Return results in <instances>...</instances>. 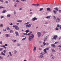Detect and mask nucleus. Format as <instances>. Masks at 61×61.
<instances>
[{"instance_id": "1", "label": "nucleus", "mask_w": 61, "mask_h": 61, "mask_svg": "<svg viewBox=\"0 0 61 61\" xmlns=\"http://www.w3.org/2000/svg\"><path fill=\"white\" fill-rule=\"evenodd\" d=\"M34 35L33 34H31L30 36H29L28 38V40L29 41H31L32 40V39L34 38Z\"/></svg>"}, {"instance_id": "2", "label": "nucleus", "mask_w": 61, "mask_h": 61, "mask_svg": "<svg viewBox=\"0 0 61 61\" xmlns=\"http://www.w3.org/2000/svg\"><path fill=\"white\" fill-rule=\"evenodd\" d=\"M14 27H15V29L16 30H18L19 29V27L18 26H17V25H13V26Z\"/></svg>"}, {"instance_id": "3", "label": "nucleus", "mask_w": 61, "mask_h": 61, "mask_svg": "<svg viewBox=\"0 0 61 61\" xmlns=\"http://www.w3.org/2000/svg\"><path fill=\"white\" fill-rule=\"evenodd\" d=\"M31 25H32V24L31 23L29 24V25H25L26 27V28H27L28 27L29 28V27H31Z\"/></svg>"}, {"instance_id": "4", "label": "nucleus", "mask_w": 61, "mask_h": 61, "mask_svg": "<svg viewBox=\"0 0 61 61\" xmlns=\"http://www.w3.org/2000/svg\"><path fill=\"white\" fill-rule=\"evenodd\" d=\"M37 34L38 37H40L41 35V33L39 32H38L37 33Z\"/></svg>"}, {"instance_id": "5", "label": "nucleus", "mask_w": 61, "mask_h": 61, "mask_svg": "<svg viewBox=\"0 0 61 61\" xmlns=\"http://www.w3.org/2000/svg\"><path fill=\"white\" fill-rule=\"evenodd\" d=\"M56 22L57 23H58L59 22H60V19L59 18H57L56 20Z\"/></svg>"}, {"instance_id": "6", "label": "nucleus", "mask_w": 61, "mask_h": 61, "mask_svg": "<svg viewBox=\"0 0 61 61\" xmlns=\"http://www.w3.org/2000/svg\"><path fill=\"white\" fill-rule=\"evenodd\" d=\"M15 33L16 34V36H19V34H18V32L17 31H15Z\"/></svg>"}, {"instance_id": "7", "label": "nucleus", "mask_w": 61, "mask_h": 61, "mask_svg": "<svg viewBox=\"0 0 61 61\" xmlns=\"http://www.w3.org/2000/svg\"><path fill=\"white\" fill-rule=\"evenodd\" d=\"M37 19V18L35 17L32 18V21H34L36 20Z\"/></svg>"}, {"instance_id": "8", "label": "nucleus", "mask_w": 61, "mask_h": 61, "mask_svg": "<svg viewBox=\"0 0 61 61\" xmlns=\"http://www.w3.org/2000/svg\"><path fill=\"white\" fill-rule=\"evenodd\" d=\"M47 36H46L45 37L44 39V41L45 42L46 41V40L47 39Z\"/></svg>"}, {"instance_id": "9", "label": "nucleus", "mask_w": 61, "mask_h": 61, "mask_svg": "<svg viewBox=\"0 0 61 61\" xmlns=\"http://www.w3.org/2000/svg\"><path fill=\"white\" fill-rule=\"evenodd\" d=\"M51 16H47L46 17V19H50Z\"/></svg>"}, {"instance_id": "10", "label": "nucleus", "mask_w": 61, "mask_h": 61, "mask_svg": "<svg viewBox=\"0 0 61 61\" xmlns=\"http://www.w3.org/2000/svg\"><path fill=\"white\" fill-rule=\"evenodd\" d=\"M57 35L53 37V38L55 40H56V38H57Z\"/></svg>"}, {"instance_id": "11", "label": "nucleus", "mask_w": 61, "mask_h": 61, "mask_svg": "<svg viewBox=\"0 0 61 61\" xmlns=\"http://www.w3.org/2000/svg\"><path fill=\"white\" fill-rule=\"evenodd\" d=\"M5 36H6V37H10V35L8 34H6Z\"/></svg>"}, {"instance_id": "12", "label": "nucleus", "mask_w": 61, "mask_h": 61, "mask_svg": "<svg viewBox=\"0 0 61 61\" xmlns=\"http://www.w3.org/2000/svg\"><path fill=\"white\" fill-rule=\"evenodd\" d=\"M14 53L15 54H16L17 53V50H14Z\"/></svg>"}, {"instance_id": "13", "label": "nucleus", "mask_w": 61, "mask_h": 61, "mask_svg": "<svg viewBox=\"0 0 61 61\" xmlns=\"http://www.w3.org/2000/svg\"><path fill=\"white\" fill-rule=\"evenodd\" d=\"M46 49H45L44 50V51L45 52H44V54H46Z\"/></svg>"}, {"instance_id": "14", "label": "nucleus", "mask_w": 61, "mask_h": 61, "mask_svg": "<svg viewBox=\"0 0 61 61\" xmlns=\"http://www.w3.org/2000/svg\"><path fill=\"white\" fill-rule=\"evenodd\" d=\"M58 46L59 47V50L61 51V46Z\"/></svg>"}, {"instance_id": "15", "label": "nucleus", "mask_w": 61, "mask_h": 61, "mask_svg": "<svg viewBox=\"0 0 61 61\" xmlns=\"http://www.w3.org/2000/svg\"><path fill=\"white\" fill-rule=\"evenodd\" d=\"M17 22H19L20 23H22V20H17Z\"/></svg>"}, {"instance_id": "16", "label": "nucleus", "mask_w": 61, "mask_h": 61, "mask_svg": "<svg viewBox=\"0 0 61 61\" xmlns=\"http://www.w3.org/2000/svg\"><path fill=\"white\" fill-rule=\"evenodd\" d=\"M53 18L54 20H55L56 19V17L55 16H54L53 17Z\"/></svg>"}, {"instance_id": "17", "label": "nucleus", "mask_w": 61, "mask_h": 61, "mask_svg": "<svg viewBox=\"0 0 61 61\" xmlns=\"http://www.w3.org/2000/svg\"><path fill=\"white\" fill-rule=\"evenodd\" d=\"M51 46H52V47H56V46H55V45L54 44H51Z\"/></svg>"}, {"instance_id": "18", "label": "nucleus", "mask_w": 61, "mask_h": 61, "mask_svg": "<svg viewBox=\"0 0 61 61\" xmlns=\"http://www.w3.org/2000/svg\"><path fill=\"white\" fill-rule=\"evenodd\" d=\"M1 54L2 55V56H5V53L2 52H1Z\"/></svg>"}, {"instance_id": "19", "label": "nucleus", "mask_w": 61, "mask_h": 61, "mask_svg": "<svg viewBox=\"0 0 61 61\" xmlns=\"http://www.w3.org/2000/svg\"><path fill=\"white\" fill-rule=\"evenodd\" d=\"M11 52H9V54L10 55V56H12V55Z\"/></svg>"}, {"instance_id": "20", "label": "nucleus", "mask_w": 61, "mask_h": 61, "mask_svg": "<svg viewBox=\"0 0 61 61\" xmlns=\"http://www.w3.org/2000/svg\"><path fill=\"white\" fill-rule=\"evenodd\" d=\"M36 47H34L33 49V51L34 52H35V51H36Z\"/></svg>"}, {"instance_id": "21", "label": "nucleus", "mask_w": 61, "mask_h": 61, "mask_svg": "<svg viewBox=\"0 0 61 61\" xmlns=\"http://www.w3.org/2000/svg\"><path fill=\"white\" fill-rule=\"evenodd\" d=\"M25 32H26V33H28V32H29V30H27L25 31Z\"/></svg>"}, {"instance_id": "22", "label": "nucleus", "mask_w": 61, "mask_h": 61, "mask_svg": "<svg viewBox=\"0 0 61 61\" xmlns=\"http://www.w3.org/2000/svg\"><path fill=\"white\" fill-rule=\"evenodd\" d=\"M44 22H46L45 23H44V24H46V25H47V24H48L47 23V22H46V20L44 21Z\"/></svg>"}, {"instance_id": "23", "label": "nucleus", "mask_w": 61, "mask_h": 61, "mask_svg": "<svg viewBox=\"0 0 61 61\" xmlns=\"http://www.w3.org/2000/svg\"><path fill=\"white\" fill-rule=\"evenodd\" d=\"M44 53H43V52H42L40 53V55L43 56V55H44Z\"/></svg>"}, {"instance_id": "24", "label": "nucleus", "mask_w": 61, "mask_h": 61, "mask_svg": "<svg viewBox=\"0 0 61 61\" xmlns=\"http://www.w3.org/2000/svg\"><path fill=\"white\" fill-rule=\"evenodd\" d=\"M15 0L16 1V2H17V3H19V1L18 0H14V1H15Z\"/></svg>"}, {"instance_id": "25", "label": "nucleus", "mask_w": 61, "mask_h": 61, "mask_svg": "<svg viewBox=\"0 0 61 61\" xmlns=\"http://www.w3.org/2000/svg\"><path fill=\"white\" fill-rule=\"evenodd\" d=\"M43 57V55H40V56L39 57L40 58H42V57Z\"/></svg>"}, {"instance_id": "26", "label": "nucleus", "mask_w": 61, "mask_h": 61, "mask_svg": "<svg viewBox=\"0 0 61 61\" xmlns=\"http://www.w3.org/2000/svg\"><path fill=\"white\" fill-rule=\"evenodd\" d=\"M10 16H11V15L10 14L8 15H7V17H10Z\"/></svg>"}, {"instance_id": "27", "label": "nucleus", "mask_w": 61, "mask_h": 61, "mask_svg": "<svg viewBox=\"0 0 61 61\" xmlns=\"http://www.w3.org/2000/svg\"><path fill=\"white\" fill-rule=\"evenodd\" d=\"M47 11H50V8H48L47 9Z\"/></svg>"}, {"instance_id": "28", "label": "nucleus", "mask_w": 61, "mask_h": 61, "mask_svg": "<svg viewBox=\"0 0 61 61\" xmlns=\"http://www.w3.org/2000/svg\"><path fill=\"white\" fill-rule=\"evenodd\" d=\"M52 52H56V51L54 49H52Z\"/></svg>"}, {"instance_id": "29", "label": "nucleus", "mask_w": 61, "mask_h": 61, "mask_svg": "<svg viewBox=\"0 0 61 61\" xmlns=\"http://www.w3.org/2000/svg\"><path fill=\"white\" fill-rule=\"evenodd\" d=\"M53 12L54 13V14H56V11L54 10L53 11Z\"/></svg>"}, {"instance_id": "30", "label": "nucleus", "mask_w": 61, "mask_h": 61, "mask_svg": "<svg viewBox=\"0 0 61 61\" xmlns=\"http://www.w3.org/2000/svg\"><path fill=\"white\" fill-rule=\"evenodd\" d=\"M6 12V10H4L2 11V13H5Z\"/></svg>"}, {"instance_id": "31", "label": "nucleus", "mask_w": 61, "mask_h": 61, "mask_svg": "<svg viewBox=\"0 0 61 61\" xmlns=\"http://www.w3.org/2000/svg\"><path fill=\"white\" fill-rule=\"evenodd\" d=\"M43 8H41L40 10L39 11H40V12H41V11H42V10H43Z\"/></svg>"}, {"instance_id": "32", "label": "nucleus", "mask_w": 61, "mask_h": 61, "mask_svg": "<svg viewBox=\"0 0 61 61\" xmlns=\"http://www.w3.org/2000/svg\"><path fill=\"white\" fill-rule=\"evenodd\" d=\"M55 9V10H56L57 11H58V8H54Z\"/></svg>"}, {"instance_id": "33", "label": "nucleus", "mask_w": 61, "mask_h": 61, "mask_svg": "<svg viewBox=\"0 0 61 61\" xmlns=\"http://www.w3.org/2000/svg\"><path fill=\"white\" fill-rule=\"evenodd\" d=\"M43 46H46V43H45V42H43Z\"/></svg>"}, {"instance_id": "34", "label": "nucleus", "mask_w": 61, "mask_h": 61, "mask_svg": "<svg viewBox=\"0 0 61 61\" xmlns=\"http://www.w3.org/2000/svg\"><path fill=\"white\" fill-rule=\"evenodd\" d=\"M30 23V22H28L26 23H25L24 24V25H28V24H29Z\"/></svg>"}, {"instance_id": "35", "label": "nucleus", "mask_w": 61, "mask_h": 61, "mask_svg": "<svg viewBox=\"0 0 61 61\" xmlns=\"http://www.w3.org/2000/svg\"><path fill=\"white\" fill-rule=\"evenodd\" d=\"M25 39H26V37H25L24 38L22 39V41H24V40H25Z\"/></svg>"}, {"instance_id": "36", "label": "nucleus", "mask_w": 61, "mask_h": 61, "mask_svg": "<svg viewBox=\"0 0 61 61\" xmlns=\"http://www.w3.org/2000/svg\"><path fill=\"white\" fill-rule=\"evenodd\" d=\"M3 26H4V25L3 24H1L0 25V27H3Z\"/></svg>"}, {"instance_id": "37", "label": "nucleus", "mask_w": 61, "mask_h": 61, "mask_svg": "<svg viewBox=\"0 0 61 61\" xmlns=\"http://www.w3.org/2000/svg\"><path fill=\"white\" fill-rule=\"evenodd\" d=\"M17 46H20V44L19 43H18L17 45Z\"/></svg>"}, {"instance_id": "38", "label": "nucleus", "mask_w": 61, "mask_h": 61, "mask_svg": "<svg viewBox=\"0 0 61 61\" xmlns=\"http://www.w3.org/2000/svg\"><path fill=\"white\" fill-rule=\"evenodd\" d=\"M58 28L57 27H56V28H55V30H58Z\"/></svg>"}, {"instance_id": "39", "label": "nucleus", "mask_w": 61, "mask_h": 61, "mask_svg": "<svg viewBox=\"0 0 61 61\" xmlns=\"http://www.w3.org/2000/svg\"><path fill=\"white\" fill-rule=\"evenodd\" d=\"M10 33H13V30H11L10 31Z\"/></svg>"}, {"instance_id": "40", "label": "nucleus", "mask_w": 61, "mask_h": 61, "mask_svg": "<svg viewBox=\"0 0 61 61\" xmlns=\"http://www.w3.org/2000/svg\"><path fill=\"white\" fill-rule=\"evenodd\" d=\"M5 3L6 4V3H8V1H6L5 2Z\"/></svg>"}, {"instance_id": "41", "label": "nucleus", "mask_w": 61, "mask_h": 61, "mask_svg": "<svg viewBox=\"0 0 61 61\" xmlns=\"http://www.w3.org/2000/svg\"><path fill=\"white\" fill-rule=\"evenodd\" d=\"M0 59H3L4 58H3V57H2L1 56H0Z\"/></svg>"}, {"instance_id": "42", "label": "nucleus", "mask_w": 61, "mask_h": 61, "mask_svg": "<svg viewBox=\"0 0 61 61\" xmlns=\"http://www.w3.org/2000/svg\"><path fill=\"white\" fill-rule=\"evenodd\" d=\"M6 50H4L3 51V52L4 53H5L6 52Z\"/></svg>"}, {"instance_id": "43", "label": "nucleus", "mask_w": 61, "mask_h": 61, "mask_svg": "<svg viewBox=\"0 0 61 61\" xmlns=\"http://www.w3.org/2000/svg\"><path fill=\"white\" fill-rule=\"evenodd\" d=\"M57 27H60V25L59 24H58L57 26Z\"/></svg>"}, {"instance_id": "44", "label": "nucleus", "mask_w": 61, "mask_h": 61, "mask_svg": "<svg viewBox=\"0 0 61 61\" xmlns=\"http://www.w3.org/2000/svg\"><path fill=\"white\" fill-rule=\"evenodd\" d=\"M2 8H5V7H3L2 6H0V9H1Z\"/></svg>"}, {"instance_id": "45", "label": "nucleus", "mask_w": 61, "mask_h": 61, "mask_svg": "<svg viewBox=\"0 0 61 61\" xmlns=\"http://www.w3.org/2000/svg\"><path fill=\"white\" fill-rule=\"evenodd\" d=\"M46 50H49V48H48V47L46 48Z\"/></svg>"}, {"instance_id": "46", "label": "nucleus", "mask_w": 61, "mask_h": 61, "mask_svg": "<svg viewBox=\"0 0 61 61\" xmlns=\"http://www.w3.org/2000/svg\"><path fill=\"white\" fill-rule=\"evenodd\" d=\"M23 9H22V8H19V10H22Z\"/></svg>"}, {"instance_id": "47", "label": "nucleus", "mask_w": 61, "mask_h": 61, "mask_svg": "<svg viewBox=\"0 0 61 61\" xmlns=\"http://www.w3.org/2000/svg\"><path fill=\"white\" fill-rule=\"evenodd\" d=\"M4 46H8V45H7V44H5Z\"/></svg>"}, {"instance_id": "48", "label": "nucleus", "mask_w": 61, "mask_h": 61, "mask_svg": "<svg viewBox=\"0 0 61 61\" xmlns=\"http://www.w3.org/2000/svg\"><path fill=\"white\" fill-rule=\"evenodd\" d=\"M39 5V4H35V6H38Z\"/></svg>"}, {"instance_id": "49", "label": "nucleus", "mask_w": 61, "mask_h": 61, "mask_svg": "<svg viewBox=\"0 0 61 61\" xmlns=\"http://www.w3.org/2000/svg\"><path fill=\"white\" fill-rule=\"evenodd\" d=\"M30 15H32L33 14V12H31L30 13Z\"/></svg>"}, {"instance_id": "50", "label": "nucleus", "mask_w": 61, "mask_h": 61, "mask_svg": "<svg viewBox=\"0 0 61 61\" xmlns=\"http://www.w3.org/2000/svg\"><path fill=\"white\" fill-rule=\"evenodd\" d=\"M23 34L25 35V36H26L27 35V33H24Z\"/></svg>"}, {"instance_id": "51", "label": "nucleus", "mask_w": 61, "mask_h": 61, "mask_svg": "<svg viewBox=\"0 0 61 61\" xmlns=\"http://www.w3.org/2000/svg\"><path fill=\"white\" fill-rule=\"evenodd\" d=\"M3 49V48H0V51H2Z\"/></svg>"}, {"instance_id": "52", "label": "nucleus", "mask_w": 61, "mask_h": 61, "mask_svg": "<svg viewBox=\"0 0 61 61\" xmlns=\"http://www.w3.org/2000/svg\"><path fill=\"white\" fill-rule=\"evenodd\" d=\"M7 30H10V28H9V27L7 28Z\"/></svg>"}, {"instance_id": "53", "label": "nucleus", "mask_w": 61, "mask_h": 61, "mask_svg": "<svg viewBox=\"0 0 61 61\" xmlns=\"http://www.w3.org/2000/svg\"><path fill=\"white\" fill-rule=\"evenodd\" d=\"M12 41H13V42H16V41L14 40H12Z\"/></svg>"}, {"instance_id": "54", "label": "nucleus", "mask_w": 61, "mask_h": 61, "mask_svg": "<svg viewBox=\"0 0 61 61\" xmlns=\"http://www.w3.org/2000/svg\"><path fill=\"white\" fill-rule=\"evenodd\" d=\"M21 1H22V2H24L25 1H26V0H21Z\"/></svg>"}, {"instance_id": "55", "label": "nucleus", "mask_w": 61, "mask_h": 61, "mask_svg": "<svg viewBox=\"0 0 61 61\" xmlns=\"http://www.w3.org/2000/svg\"><path fill=\"white\" fill-rule=\"evenodd\" d=\"M49 43H46V44L47 46H48V45H49Z\"/></svg>"}, {"instance_id": "56", "label": "nucleus", "mask_w": 61, "mask_h": 61, "mask_svg": "<svg viewBox=\"0 0 61 61\" xmlns=\"http://www.w3.org/2000/svg\"><path fill=\"white\" fill-rule=\"evenodd\" d=\"M4 16H1V19H2V18H4Z\"/></svg>"}, {"instance_id": "57", "label": "nucleus", "mask_w": 61, "mask_h": 61, "mask_svg": "<svg viewBox=\"0 0 61 61\" xmlns=\"http://www.w3.org/2000/svg\"><path fill=\"white\" fill-rule=\"evenodd\" d=\"M30 35H31V34H30V33H29L27 34L28 36H30Z\"/></svg>"}, {"instance_id": "58", "label": "nucleus", "mask_w": 61, "mask_h": 61, "mask_svg": "<svg viewBox=\"0 0 61 61\" xmlns=\"http://www.w3.org/2000/svg\"><path fill=\"white\" fill-rule=\"evenodd\" d=\"M1 1L2 3H3V2H4V1L3 0H1V1Z\"/></svg>"}, {"instance_id": "59", "label": "nucleus", "mask_w": 61, "mask_h": 61, "mask_svg": "<svg viewBox=\"0 0 61 61\" xmlns=\"http://www.w3.org/2000/svg\"><path fill=\"white\" fill-rule=\"evenodd\" d=\"M13 25V23H11V24H10V25Z\"/></svg>"}, {"instance_id": "60", "label": "nucleus", "mask_w": 61, "mask_h": 61, "mask_svg": "<svg viewBox=\"0 0 61 61\" xmlns=\"http://www.w3.org/2000/svg\"><path fill=\"white\" fill-rule=\"evenodd\" d=\"M0 44H2V41H0Z\"/></svg>"}, {"instance_id": "61", "label": "nucleus", "mask_w": 61, "mask_h": 61, "mask_svg": "<svg viewBox=\"0 0 61 61\" xmlns=\"http://www.w3.org/2000/svg\"><path fill=\"white\" fill-rule=\"evenodd\" d=\"M3 31H6V29H5V30H3Z\"/></svg>"}, {"instance_id": "62", "label": "nucleus", "mask_w": 61, "mask_h": 61, "mask_svg": "<svg viewBox=\"0 0 61 61\" xmlns=\"http://www.w3.org/2000/svg\"><path fill=\"white\" fill-rule=\"evenodd\" d=\"M58 42H55V43H54V44H56Z\"/></svg>"}, {"instance_id": "63", "label": "nucleus", "mask_w": 61, "mask_h": 61, "mask_svg": "<svg viewBox=\"0 0 61 61\" xmlns=\"http://www.w3.org/2000/svg\"><path fill=\"white\" fill-rule=\"evenodd\" d=\"M1 47H5V45H3L2 46H1Z\"/></svg>"}, {"instance_id": "64", "label": "nucleus", "mask_w": 61, "mask_h": 61, "mask_svg": "<svg viewBox=\"0 0 61 61\" xmlns=\"http://www.w3.org/2000/svg\"><path fill=\"white\" fill-rule=\"evenodd\" d=\"M14 6H15V7H16V5L15 4L14 5Z\"/></svg>"}]
</instances>
